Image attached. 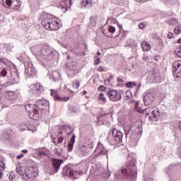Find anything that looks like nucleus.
I'll return each mask as SVG.
<instances>
[{"label":"nucleus","instance_id":"24","mask_svg":"<svg viewBox=\"0 0 181 181\" xmlns=\"http://www.w3.org/2000/svg\"><path fill=\"white\" fill-rule=\"evenodd\" d=\"M76 143V134H73L72 137L71 138L69 143L67 145L68 152H72L73 148L74 146V144Z\"/></svg>","mask_w":181,"mask_h":181},{"label":"nucleus","instance_id":"22","mask_svg":"<svg viewBox=\"0 0 181 181\" xmlns=\"http://www.w3.org/2000/svg\"><path fill=\"white\" fill-rule=\"evenodd\" d=\"M159 118H160V112L159 110H152L151 115L148 117L150 121H158Z\"/></svg>","mask_w":181,"mask_h":181},{"label":"nucleus","instance_id":"51","mask_svg":"<svg viewBox=\"0 0 181 181\" xmlns=\"http://www.w3.org/2000/svg\"><path fill=\"white\" fill-rule=\"evenodd\" d=\"M98 71H100V73H103V71H104V68L103 67V66H99L97 68Z\"/></svg>","mask_w":181,"mask_h":181},{"label":"nucleus","instance_id":"49","mask_svg":"<svg viewBox=\"0 0 181 181\" xmlns=\"http://www.w3.org/2000/svg\"><path fill=\"white\" fill-rule=\"evenodd\" d=\"M8 179H9V180H11V181L15 180V175H13V174H10L9 176H8Z\"/></svg>","mask_w":181,"mask_h":181},{"label":"nucleus","instance_id":"60","mask_svg":"<svg viewBox=\"0 0 181 181\" xmlns=\"http://www.w3.org/2000/svg\"><path fill=\"white\" fill-rule=\"evenodd\" d=\"M117 82H118V83H124V80H123L122 78H117Z\"/></svg>","mask_w":181,"mask_h":181},{"label":"nucleus","instance_id":"39","mask_svg":"<svg viewBox=\"0 0 181 181\" xmlns=\"http://www.w3.org/2000/svg\"><path fill=\"white\" fill-rule=\"evenodd\" d=\"M103 33L106 36V37H112V35L110 34L108 30H103Z\"/></svg>","mask_w":181,"mask_h":181},{"label":"nucleus","instance_id":"58","mask_svg":"<svg viewBox=\"0 0 181 181\" xmlns=\"http://www.w3.org/2000/svg\"><path fill=\"white\" fill-rule=\"evenodd\" d=\"M6 0H0V4H3V6H5V2Z\"/></svg>","mask_w":181,"mask_h":181},{"label":"nucleus","instance_id":"8","mask_svg":"<svg viewBox=\"0 0 181 181\" xmlns=\"http://www.w3.org/2000/svg\"><path fill=\"white\" fill-rule=\"evenodd\" d=\"M25 78H30L36 74V69L31 62L27 61L24 63Z\"/></svg>","mask_w":181,"mask_h":181},{"label":"nucleus","instance_id":"64","mask_svg":"<svg viewBox=\"0 0 181 181\" xmlns=\"http://www.w3.org/2000/svg\"><path fill=\"white\" fill-rule=\"evenodd\" d=\"M82 93H83V95H86V94H87V92L86 90H83Z\"/></svg>","mask_w":181,"mask_h":181},{"label":"nucleus","instance_id":"12","mask_svg":"<svg viewBox=\"0 0 181 181\" xmlns=\"http://www.w3.org/2000/svg\"><path fill=\"white\" fill-rule=\"evenodd\" d=\"M63 175L64 176H69L71 179L78 178V173L77 172V170H74V169L73 168V165L70 164L64 167Z\"/></svg>","mask_w":181,"mask_h":181},{"label":"nucleus","instance_id":"40","mask_svg":"<svg viewBox=\"0 0 181 181\" xmlns=\"http://www.w3.org/2000/svg\"><path fill=\"white\" fill-rule=\"evenodd\" d=\"M99 100H100V101H103V103H105L107 101V98L104 97V93H100Z\"/></svg>","mask_w":181,"mask_h":181},{"label":"nucleus","instance_id":"50","mask_svg":"<svg viewBox=\"0 0 181 181\" xmlns=\"http://www.w3.org/2000/svg\"><path fill=\"white\" fill-rule=\"evenodd\" d=\"M108 22H111V23L114 22V23H115V19L114 18H112V17H110L107 19V23H108Z\"/></svg>","mask_w":181,"mask_h":181},{"label":"nucleus","instance_id":"16","mask_svg":"<svg viewBox=\"0 0 181 181\" xmlns=\"http://www.w3.org/2000/svg\"><path fill=\"white\" fill-rule=\"evenodd\" d=\"M0 64H2V61H0ZM0 74L1 75L0 76L1 87H4V86H8V83H9V81L5 79V76H6V74H8V72L6 71V69L0 68Z\"/></svg>","mask_w":181,"mask_h":181},{"label":"nucleus","instance_id":"44","mask_svg":"<svg viewBox=\"0 0 181 181\" xmlns=\"http://www.w3.org/2000/svg\"><path fill=\"white\" fill-rule=\"evenodd\" d=\"M170 25H177V20L176 18H172L170 21H169Z\"/></svg>","mask_w":181,"mask_h":181},{"label":"nucleus","instance_id":"43","mask_svg":"<svg viewBox=\"0 0 181 181\" xmlns=\"http://www.w3.org/2000/svg\"><path fill=\"white\" fill-rule=\"evenodd\" d=\"M20 131H29V127L26 124H23L20 128Z\"/></svg>","mask_w":181,"mask_h":181},{"label":"nucleus","instance_id":"20","mask_svg":"<svg viewBox=\"0 0 181 181\" xmlns=\"http://www.w3.org/2000/svg\"><path fill=\"white\" fill-rule=\"evenodd\" d=\"M75 153L78 156H87L88 155V151H87L86 146H79L78 149L75 151Z\"/></svg>","mask_w":181,"mask_h":181},{"label":"nucleus","instance_id":"9","mask_svg":"<svg viewBox=\"0 0 181 181\" xmlns=\"http://www.w3.org/2000/svg\"><path fill=\"white\" fill-rule=\"evenodd\" d=\"M166 173L170 178V181H176V177H177V170H179V165L177 163L171 164L166 168Z\"/></svg>","mask_w":181,"mask_h":181},{"label":"nucleus","instance_id":"1","mask_svg":"<svg viewBox=\"0 0 181 181\" xmlns=\"http://www.w3.org/2000/svg\"><path fill=\"white\" fill-rule=\"evenodd\" d=\"M25 110L29 114V117L31 119H35L39 121L42 115L39 111H43L49 110V101L45 99H41L36 101L35 104H28L25 106Z\"/></svg>","mask_w":181,"mask_h":181},{"label":"nucleus","instance_id":"2","mask_svg":"<svg viewBox=\"0 0 181 181\" xmlns=\"http://www.w3.org/2000/svg\"><path fill=\"white\" fill-rule=\"evenodd\" d=\"M136 165H135V160L127 162L126 165L115 174L116 176H119L122 180L131 179L132 181L136 180Z\"/></svg>","mask_w":181,"mask_h":181},{"label":"nucleus","instance_id":"15","mask_svg":"<svg viewBox=\"0 0 181 181\" xmlns=\"http://www.w3.org/2000/svg\"><path fill=\"white\" fill-rule=\"evenodd\" d=\"M111 113H105L102 115L98 118V124L99 125H109L110 124V118H111Z\"/></svg>","mask_w":181,"mask_h":181},{"label":"nucleus","instance_id":"31","mask_svg":"<svg viewBox=\"0 0 181 181\" xmlns=\"http://www.w3.org/2000/svg\"><path fill=\"white\" fill-rule=\"evenodd\" d=\"M125 45L127 46H129L130 47H132V46H135V40L130 38L127 40Z\"/></svg>","mask_w":181,"mask_h":181},{"label":"nucleus","instance_id":"21","mask_svg":"<svg viewBox=\"0 0 181 181\" xmlns=\"http://www.w3.org/2000/svg\"><path fill=\"white\" fill-rule=\"evenodd\" d=\"M87 49H88L87 44H82L81 47L76 49V56H86V50H87Z\"/></svg>","mask_w":181,"mask_h":181},{"label":"nucleus","instance_id":"35","mask_svg":"<svg viewBox=\"0 0 181 181\" xmlns=\"http://www.w3.org/2000/svg\"><path fill=\"white\" fill-rule=\"evenodd\" d=\"M126 86L128 88H134V87L136 86V83L132 82V81H129L126 83Z\"/></svg>","mask_w":181,"mask_h":181},{"label":"nucleus","instance_id":"23","mask_svg":"<svg viewBox=\"0 0 181 181\" xmlns=\"http://www.w3.org/2000/svg\"><path fill=\"white\" fill-rule=\"evenodd\" d=\"M135 110L137 112H141V114H146V117H148L151 114V107L145 108L144 110L139 108V103H136L135 105Z\"/></svg>","mask_w":181,"mask_h":181},{"label":"nucleus","instance_id":"7","mask_svg":"<svg viewBox=\"0 0 181 181\" xmlns=\"http://www.w3.org/2000/svg\"><path fill=\"white\" fill-rule=\"evenodd\" d=\"M41 24L47 30H57L60 28V23L53 18L43 19Z\"/></svg>","mask_w":181,"mask_h":181},{"label":"nucleus","instance_id":"17","mask_svg":"<svg viewBox=\"0 0 181 181\" xmlns=\"http://www.w3.org/2000/svg\"><path fill=\"white\" fill-rule=\"evenodd\" d=\"M13 135V132L12 130H5L3 132L1 135L0 136V139L2 141V142L6 143L9 142L11 141V138H12V136Z\"/></svg>","mask_w":181,"mask_h":181},{"label":"nucleus","instance_id":"52","mask_svg":"<svg viewBox=\"0 0 181 181\" xmlns=\"http://www.w3.org/2000/svg\"><path fill=\"white\" fill-rule=\"evenodd\" d=\"M90 23L94 26L95 25V23L94 22V17H90Z\"/></svg>","mask_w":181,"mask_h":181},{"label":"nucleus","instance_id":"6","mask_svg":"<svg viewBox=\"0 0 181 181\" xmlns=\"http://www.w3.org/2000/svg\"><path fill=\"white\" fill-rule=\"evenodd\" d=\"M73 131H74V129L71 127V126L69 125H63L62 126L58 132V134L57 136L58 137L57 142L58 144H62L63 141H64V138H66V135L67 136L71 135L73 134Z\"/></svg>","mask_w":181,"mask_h":181},{"label":"nucleus","instance_id":"32","mask_svg":"<svg viewBox=\"0 0 181 181\" xmlns=\"http://www.w3.org/2000/svg\"><path fill=\"white\" fill-rule=\"evenodd\" d=\"M13 4H15V1H12V0H6L4 8H11V6Z\"/></svg>","mask_w":181,"mask_h":181},{"label":"nucleus","instance_id":"10","mask_svg":"<svg viewBox=\"0 0 181 181\" xmlns=\"http://www.w3.org/2000/svg\"><path fill=\"white\" fill-rule=\"evenodd\" d=\"M122 90L111 89L107 92V95L109 97L110 101L117 103V101H121L122 100Z\"/></svg>","mask_w":181,"mask_h":181},{"label":"nucleus","instance_id":"33","mask_svg":"<svg viewBox=\"0 0 181 181\" xmlns=\"http://www.w3.org/2000/svg\"><path fill=\"white\" fill-rule=\"evenodd\" d=\"M37 155L39 158H42V156H46V155H47V153H46V152H45V151L40 149L37 151Z\"/></svg>","mask_w":181,"mask_h":181},{"label":"nucleus","instance_id":"34","mask_svg":"<svg viewBox=\"0 0 181 181\" xmlns=\"http://www.w3.org/2000/svg\"><path fill=\"white\" fill-rule=\"evenodd\" d=\"M175 53L177 57H181V45L177 46L175 50Z\"/></svg>","mask_w":181,"mask_h":181},{"label":"nucleus","instance_id":"63","mask_svg":"<svg viewBox=\"0 0 181 181\" xmlns=\"http://www.w3.org/2000/svg\"><path fill=\"white\" fill-rule=\"evenodd\" d=\"M23 153H28V151L26 149L22 150Z\"/></svg>","mask_w":181,"mask_h":181},{"label":"nucleus","instance_id":"14","mask_svg":"<svg viewBox=\"0 0 181 181\" xmlns=\"http://www.w3.org/2000/svg\"><path fill=\"white\" fill-rule=\"evenodd\" d=\"M51 95L54 98V101H59L60 103H67L70 100L69 96H63L59 94L55 90L51 89Z\"/></svg>","mask_w":181,"mask_h":181},{"label":"nucleus","instance_id":"28","mask_svg":"<svg viewBox=\"0 0 181 181\" xmlns=\"http://www.w3.org/2000/svg\"><path fill=\"white\" fill-rule=\"evenodd\" d=\"M11 76L16 83H19L21 81V78L19 77V73L18 71H14L11 74Z\"/></svg>","mask_w":181,"mask_h":181},{"label":"nucleus","instance_id":"37","mask_svg":"<svg viewBox=\"0 0 181 181\" xmlns=\"http://www.w3.org/2000/svg\"><path fill=\"white\" fill-rule=\"evenodd\" d=\"M115 27L112 26V25H109L108 28H107V32L109 33H115Z\"/></svg>","mask_w":181,"mask_h":181},{"label":"nucleus","instance_id":"36","mask_svg":"<svg viewBox=\"0 0 181 181\" xmlns=\"http://www.w3.org/2000/svg\"><path fill=\"white\" fill-rule=\"evenodd\" d=\"M100 63H101V61H100V57L95 56V61H94L93 65H94V66H98V64H100Z\"/></svg>","mask_w":181,"mask_h":181},{"label":"nucleus","instance_id":"38","mask_svg":"<svg viewBox=\"0 0 181 181\" xmlns=\"http://www.w3.org/2000/svg\"><path fill=\"white\" fill-rule=\"evenodd\" d=\"M174 32L175 35H180V33H181V25H178V26L175 28Z\"/></svg>","mask_w":181,"mask_h":181},{"label":"nucleus","instance_id":"47","mask_svg":"<svg viewBox=\"0 0 181 181\" xmlns=\"http://www.w3.org/2000/svg\"><path fill=\"white\" fill-rule=\"evenodd\" d=\"M4 169H5V164L4 161L0 160V170H4Z\"/></svg>","mask_w":181,"mask_h":181},{"label":"nucleus","instance_id":"26","mask_svg":"<svg viewBox=\"0 0 181 181\" xmlns=\"http://www.w3.org/2000/svg\"><path fill=\"white\" fill-rule=\"evenodd\" d=\"M144 104H151L153 101V96L151 93H147L144 96Z\"/></svg>","mask_w":181,"mask_h":181},{"label":"nucleus","instance_id":"30","mask_svg":"<svg viewBox=\"0 0 181 181\" xmlns=\"http://www.w3.org/2000/svg\"><path fill=\"white\" fill-rule=\"evenodd\" d=\"M141 47L144 52H149L151 50V45L148 42H143L141 43Z\"/></svg>","mask_w":181,"mask_h":181},{"label":"nucleus","instance_id":"13","mask_svg":"<svg viewBox=\"0 0 181 181\" xmlns=\"http://www.w3.org/2000/svg\"><path fill=\"white\" fill-rule=\"evenodd\" d=\"M110 132L112 134L113 141L115 142V144H122V138L124 136V134L121 132V131L117 130L115 127H112V129L110 130Z\"/></svg>","mask_w":181,"mask_h":181},{"label":"nucleus","instance_id":"56","mask_svg":"<svg viewBox=\"0 0 181 181\" xmlns=\"http://www.w3.org/2000/svg\"><path fill=\"white\" fill-rule=\"evenodd\" d=\"M2 88H3V86H0V98H2Z\"/></svg>","mask_w":181,"mask_h":181},{"label":"nucleus","instance_id":"54","mask_svg":"<svg viewBox=\"0 0 181 181\" xmlns=\"http://www.w3.org/2000/svg\"><path fill=\"white\" fill-rule=\"evenodd\" d=\"M139 28H140V29H144V28H145V23H140L139 24Z\"/></svg>","mask_w":181,"mask_h":181},{"label":"nucleus","instance_id":"42","mask_svg":"<svg viewBox=\"0 0 181 181\" xmlns=\"http://www.w3.org/2000/svg\"><path fill=\"white\" fill-rule=\"evenodd\" d=\"M88 4H90L89 0H82L81 5V6H87V5H88Z\"/></svg>","mask_w":181,"mask_h":181},{"label":"nucleus","instance_id":"18","mask_svg":"<svg viewBox=\"0 0 181 181\" xmlns=\"http://www.w3.org/2000/svg\"><path fill=\"white\" fill-rule=\"evenodd\" d=\"M63 162V159L52 158V168L54 173H57V172H59L60 166H62Z\"/></svg>","mask_w":181,"mask_h":181},{"label":"nucleus","instance_id":"3","mask_svg":"<svg viewBox=\"0 0 181 181\" xmlns=\"http://www.w3.org/2000/svg\"><path fill=\"white\" fill-rule=\"evenodd\" d=\"M37 49L36 57L40 62H52L56 59L57 52L53 51L48 45H39L35 47Z\"/></svg>","mask_w":181,"mask_h":181},{"label":"nucleus","instance_id":"53","mask_svg":"<svg viewBox=\"0 0 181 181\" xmlns=\"http://www.w3.org/2000/svg\"><path fill=\"white\" fill-rule=\"evenodd\" d=\"M168 39H172L173 37V33L172 32H169L167 35Z\"/></svg>","mask_w":181,"mask_h":181},{"label":"nucleus","instance_id":"62","mask_svg":"<svg viewBox=\"0 0 181 181\" xmlns=\"http://www.w3.org/2000/svg\"><path fill=\"white\" fill-rule=\"evenodd\" d=\"M136 2H146V1H148V0H136Z\"/></svg>","mask_w":181,"mask_h":181},{"label":"nucleus","instance_id":"11","mask_svg":"<svg viewBox=\"0 0 181 181\" xmlns=\"http://www.w3.org/2000/svg\"><path fill=\"white\" fill-rule=\"evenodd\" d=\"M93 153L95 154V158H98V156H101V155H106L107 159H108V158L111 159L112 158L110 153H108V150H107L104 145L100 142L97 144Z\"/></svg>","mask_w":181,"mask_h":181},{"label":"nucleus","instance_id":"25","mask_svg":"<svg viewBox=\"0 0 181 181\" xmlns=\"http://www.w3.org/2000/svg\"><path fill=\"white\" fill-rule=\"evenodd\" d=\"M6 98H8V100H11V101H16L18 95L16 93H15V91H8Z\"/></svg>","mask_w":181,"mask_h":181},{"label":"nucleus","instance_id":"57","mask_svg":"<svg viewBox=\"0 0 181 181\" xmlns=\"http://www.w3.org/2000/svg\"><path fill=\"white\" fill-rule=\"evenodd\" d=\"M18 159H22V158H23V154H20V155H18V156H17V157H16Z\"/></svg>","mask_w":181,"mask_h":181},{"label":"nucleus","instance_id":"55","mask_svg":"<svg viewBox=\"0 0 181 181\" xmlns=\"http://www.w3.org/2000/svg\"><path fill=\"white\" fill-rule=\"evenodd\" d=\"M125 94L127 98H131V96H129V95H131V91H126Z\"/></svg>","mask_w":181,"mask_h":181},{"label":"nucleus","instance_id":"29","mask_svg":"<svg viewBox=\"0 0 181 181\" xmlns=\"http://www.w3.org/2000/svg\"><path fill=\"white\" fill-rule=\"evenodd\" d=\"M15 104V101H12L11 99H8L6 98L4 107L5 108L9 107H13V105Z\"/></svg>","mask_w":181,"mask_h":181},{"label":"nucleus","instance_id":"4","mask_svg":"<svg viewBox=\"0 0 181 181\" xmlns=\"http://www.w3.org/2000/svg\"><path fill=\"white\" fill-rule=\"evenodd\" d=\"M142 134V122H139L129 127L124 128V135L131 142H137Z\"/></svg>","mask_w":181,"mask_h":181},{"label":"nucleus","instance_id":"48","mask_svg":"<svg viewBox=\"0 0 181 181\" xmlns=\"http://www.w3.org/2000/svg\"><path fill=\"white\" fill-rule=\"evenodd\" d=\"M21 6V4H19V3H16V4H15L14 6H13V4L12 5V6H13V9H16V11H17V9H18L19 8V6Z\"/></svg>","mask_w":181,"mask_h":181},{"label":"nucleus","instance_id":"61","mask_svg":"<svg viewBox=\"0 0 181 181\" xmlns=\"http://www.w3.org/2000/svg\"><path fill=\"white\" fill-rule=\"evenodd\" d=\"M76 172L78 173V177L79 175H83V171H81V170H79V171L76 170Z\"/></svg>","mask_w":181,"mask_h":181},{"label":"nucleus","instance_id":"59","mask_svg":"<svg viewBox=\"0 0 181 181\" xmlns=\"http://www.w3.org/2000/svg\"><path fill=\"white\" fill-rule=\"evenodd\" d=\"M144 181H153V178L148 177V178H146V180H144Z\"/></svg>","mask_w":181,"mask_h":181},{"label":"nucleus","instance_id":"27","mask_svg":"<svg viewBox=\"0 0 181 181\" xmlns=\"http://www.w3.org/2000/svg\"><path fill=\"white\" fill-rule=\"evenodd\" d=\"M31 87H33V88H35L36 91H37L40 93H43V91H45V88H43V86H42L40 83H35L33 86H31Z\"/></svg>","mask_w":181,"mask_h":181},{"label":"nucleus","instance_id":"46","mask_svg":"<svg viewBox=\"0 0 181 181\" xmlns=\"http://www.w3.org/2000/svg\"><path fill=\"white\" fill-rule=\"evenodd\" d=\"M179 67H181V64L179 63V62H176L174 65V67L173 68V69L174 70L176 69H179Z\"/></svg>","mask_w":181,"mask_h":181},{"label":"nucleus","instance_id":"41","mask_svg":"<svg viewBox=\"0 0 181 181\" xmlns=\"http://www.w3.org/2000/svg\"><path fill=\"white\" fill-rule=\"evenodd\" d=\"M72 86L74 88H78L80 87V81H76V82H73Z\"/></svg>","mask_w":181,"mask_h":181},{"label":"nucleus","instance_id":"45","mask_svg":"<svg viewBox=\"0 0 181 181\" xmlns=\"http://www.w3.org/2000/svg\"><path fill=\"white\" fill-rule=\"evenodd\" d=\"M98 91H103V92H104V91H105V90H107V87H105V86L101 85V86H100L98 87Z\"/></svg>","mask_w":181,"mask_h":181},{"label":"nucleus","instance_id":"5","mask_svg":"<svg viewBox=\"0 0 181 181\" xmlns=\"http://www.w3.org/2000/svg\"><path fill=\"white\" fill-rule=\"evenodd\" d=\"M16 172L24 180H35L36 176L39 175L37 172V164H35L28 168V170L25 173L22 167L16 168Z\"/></svg>","mask_w":181,"mask_h":181},{"label":"nucleus","instance_id":"19","mask_svg":"<svg viewBox=\"0 0 181 181\" xmlns=\"http://www.w3.org/2000/svg\"><path fill=\"white\" fill-rule=\"evenodd\" d=\"M153 74V83H162V77L160 74L156 70V68H153L152 69Z\"/></svg>","mask_w":181,"mask_h":181}]
</instances>
